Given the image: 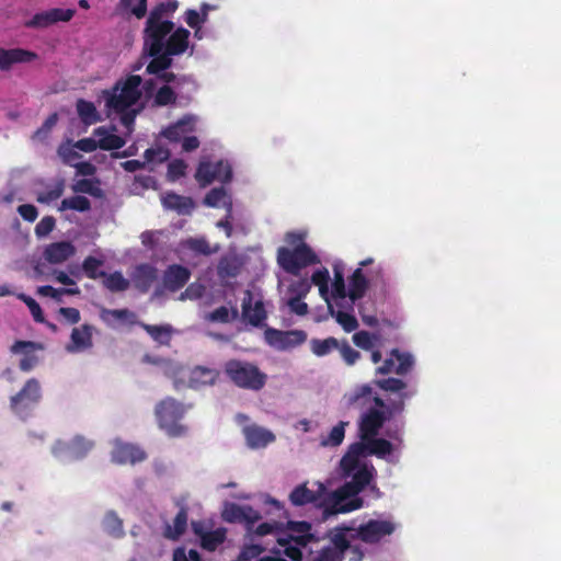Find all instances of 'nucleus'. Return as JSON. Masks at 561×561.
Masks as SVG:
<instances>
[{"instance_id":"nucleus-59","label":"nucleus","mask_w":561,"mask_h":561,"mask_svg":"<svg viewBox=\"0 0 561 561\" xmlns=\"http://www.w3.org/2000/svg\"><path fill=\"white\" fill-rule=\"evenodd\" d=\"M337 350L340 351L343 360L348 366L354 365L360 358V353L354 350L346 340L340 342Z\"/></svg>"},{"instance_id":"nucleus-49","label":"nucleus","mask_w":561,"mask_h":561,"mask_svg":"<svg viewBox=\"0 0 561 561\" xmlns=\"http://www.w3.org/2000/svg\"><path fill=\"white\" fill-rule=\"evenodd\" d=\"M103 264V260L89 255L82 262V270L85 276L90 279L102 278V276H105V272L100 271L99 268Z\"/></svg>"},{"instance_id":"nucleus-46","label":"nucleus","mask_w":561,"mask_h":561,"mask_svg":"<svg viewBox=\"0 0 561 561\" xmlns=\"http://www.w3.org/2000/svg\"><path fill=\"white\" fill-rule=\"evenodd\" d=\"M104 530L114 538H121L125 535L123 520L113 511L105 514L103 518Z\"/></svg>"},{"instance_id":"nucleus-16","label":"nucleus","mask_w":561,"mask_h":561,"mask_svg":"<svg viewBox=\"0 0 561 561\" xmlns=\"http://www.w3.org/2000/svg\"><path fill=\"white\" fill-rule=\"evenodd\" d=\"M191 271L180 264H171L163 273V286L167 290L175 293L183 288L190 280Z\"/></svg>"},{"instance_id":"nucleus-24","label":"nucleus","mask_w":561,"mask_h":561,"mask_svg":"<svg viewBox=\"0 0 561 561\" xmlns=\"http://www.w3.org/2000/svg\"><path fill=\"white\" fill-rule=\"evenodd\" d=\"M76 252V248L69 241L54 242L46 247L44 257L51 264H60L67 261Z\"/></svg>"},{"instance_id":"nucleus-35","label":"nucleus","mask_w":561,"mask_h":561,"mask_svg":"<svg viewBox=\"0 0 561 561\" xmlns=\"http://www.w3.org/2000/svg\"><path fill=\"white\" fill-rule=\"evenodd\" d=\"M334 279L332 283L331 296L337 308H345L347 290L345 287V280L343 271L339 265H334Z\"/></svg>"},{"instance_id":"nucleus-36","label":"nucleus","mask_w":561,"mask_h":561,"mask_svg":"<svg viewBox=\"0 0 561 561\" xmlns=\"http://www.w3.org/2000/svg\"><path fill=\"white\" fill-rule=\"evenodd\" d=\"M139 325L150 335L156 342L168 345L172 336V327L170 324L156 325L140 322Z\"/></svg>"},{"instance_id":"nucleus-28","label":"nucleus","mask_w":561,"mask_h":561,"mask_svg":"<svg viewBox=\"0 0 561 561\" xmlns=\"http://www.w3.org/2000/svg\"><path fill=\"white\" fill-rule=\"evenodd\" d=\"M194 533L201 537V547L207 551H215L226 540V529L203 531L198 525L193 523Z\"/></svg>"},{"instance_id":"nucleus-38","label":"nucleus","mask_w":561,"mask_h":561,"mask_svg":"<svg viewBox=\"0 0 561 561\" xmlns=\"http://www.w3.org/2000/svg\"><path fill=\"white\" fill-rule=\"evenodd\" d=\"M102 278L103 286L112 293L125 291L130 286V282L119 271L111 274L105 273V276H102Z\"/></svg>"},{"instance_id":"nucleus-18","label":"nucleus","mask_w":561,"mask_h":561,"mask_svg":"<svg viewBox=\"0 0 561 561\" xmlns=\"http://www.w3.org/2000/svg\"><path fill=\"white\" fill-rule=\"evenodd\" d=\"M219 370L206 366L197 365L193 367L188 375V387L195 390L204 387L214 386L219 379Z\"/></svg>"},{"instance_id":"nucleus-20","label":"nucleus","mask_w":561,"mask_h":561,"mask_svg":"<svg viewBox=\"0 0 561 561\" xmlns=\"http://www.w3.org/2000/svg\"><path fill=\"white\" fill-rule=\"evenodd\" d=\"M375 397L378 396L374 393L373 387L365 383L356 386L352 391L345 393L344 401L347 408L364 409L371 402L374 403Z\"/></svg>"},{"instance_id":"nucleus-40","label":"nucleus","mask_w":561,"mask_h":561,"mask_svg":"<svg viewBox=\"0 0 561 561\" xmlns=\"http://www.w3.org/2000/svg\"><path fill=\"white\" fill-rule=\"evenodd\" d=\"M77 112L80 119L87 125H91L101 121L95 105L90 101L79 99L77 101Z\"/></svg>"},{"instance_id":"nucleus-11","label":"nucleus","mask_w":561,"mask_h":561,"mask_svg":"<svg viewBox=\"0 0 561 561\" xmlns=\"http://www.w3.org/2000/svg\"><path fill=\"white\" fill-rule=\"evenodd\" d=\"M266 342L280 351L297 347L306 342L307 333L304 330L282 331L267 328L264 332Z\"/></svg>"},{"instance_id":"nucleus-7","label":"nucleus","mask_w":561,"mask_h":561,"mask_svg":"<svg viewBox=\"0 0 561 561\" xmlns=\"http://www.w3.org/2000/svg\"><path fill=\"white\" fill-rule=\"evenodd\" d=\"M362 492L352 481L345 482L330 496V506L325 508L328 514L350 513L363 506V500L357 497Z\"/></svg>"},{"instance_id":"nucleus-12","label":"nucleus","mask_w":561,"mask_h":561,"mask_svg":"<svg viewBox=\"0 0 561 561\" xmlns=\"http://www.w3.org/2000/svg\"><path fill=\"white\" fill-rule=\"evenodd\" d=\"M75 14V9L54 8L34 14L24 25L28 28H46L57 22H68Z\"/></svg>"},{"instance_id":"nucleus-26","label":"nucleus","mask_w":561,"mask_h":561,"mask_svg":"<svg viewBox=\"0 0 561 561\" xmlns=\"http://www.w3.org/2000/svg\"><path fill=\"white\" fill-rule=\"evenodd\" d=\"M188 38L190 32L184 27H179L171 32L167 42L164 43L163 50L167 53V55H181L188 47Z\"/></svg>"},{"instance_id":"nucleus-2","label":"nucleus","mask_w":561,"mask_h":561,"mask_svg":"<svg viewBox=\"0 0 561 561\" xmlns=\"http://www.w3.org/2000/svg\"><path fill=\"white\" fill-rule=\"evenodd\" d=\"M224 373L231 383L244 390L260 391L267 381V375L256 364L244 359L227 360Z\"/></svg>"},{"instance_id":"nucleus-10","label":"nucleus","mask_w":561,"mask_h":561,"mask_svg":"<svg viewBox=\"0 0 561 561\" xmlns=\"http://www.w3.org/2000/svg\"><path fill=\"white\" fill-rule=\"evenodd\" d=\"M195 179L201 187H206L214 181L229 183L232 180V169L228 162L222 160L215 163L202 161L196 170Z\"/></svg>"},{"instance_id":"nucleus-31","label":"nucleus","mask_w":561,"mask_h":561,"mask_svg":"<svg viewBox=\"0 0 561 561\" xmlns=\"http://www.w3.org/2000/svg\"><path fill=\"white\" fill-rule=\"evenodd\" d=\"M93 442L87 439L81 435H77L76 437H73L69 445L58 442L56 444V455H58V453L64 448H68L75 459H81L87 456V454L93 448Z\"/></svg>"},{"instance_id":"nucleus-21","label":"nucleus","mask_w":561,"mask_h":561,"mask_svg":"<svg viewBox=\"0 0 561 561\" xmlns=\"http://www.w3.org/2000/svg\"><path fill=\"white\" fill-rule=\"evenodd\" d=\"M243 434L248 446L252 449L264 448L276 439L270 430L255 424L245 426Z\"/></svg>"},{"instance_id":"nucleus-50","label":"nucleus","mask_w":561,"mask_h":561,"mask_svg":"<svg viewBox=\"0 0 561 561\" xmlns=\"http://www.w3.org/2000/svg\"><path fill=\"white\" fill-rule=\"evenodd\" d=\"M229 196L227 194V191L220 186V187H214L211 188L204 198V204L208 207H220L221 205L229 204L228 202Z\"/></svg>"},{"instance_id":"nucleus-64","label":"nucleus","mask_w":561,"mask_h":561,"mask_svg":"<svg viewBox=\"0 0 561 561\" xmlns=\"http://www.w3.org/2000/svg\"><path fill=\"white\" fill-rule=\"evenodd\" d=\"M75 145L71 146L70 144H61L58 147L57 152L64 163L71 164L75 160L80 158V154L75 150Z\"/></svg>"},{"instance_id":"nucleus-5","label":"nucleus","mask_w":561,"mask_h":561,"mask_svg":"<svg viewBox=\"0 0 561 561\" xmlns=\"http://www.w3.org/2000/svg\"><path fill=\"white\" fill-rule=\"evenodd\" d=\"M184 414V405L171 397L159 401L154 408V415L159 427L170 437L185 435L186 427L180 423Z\"/></svg>"},{"instance_id":"nucleus-42","label":"nucleus","mask_w":561,"mask_h":561,"mask_svg":"<svg viewBox=\"0 0 561 561\" xmlns=\"http://www.w3.org/2000/svg\"><path fill=\"white\" fill-rule=\"evenodd\" d=\"M339 346L340 341L333 336L327 337L324 340L312 339L310 341V350L318 357L330 354L332 351L337 350Z\"/></svg>"},{"instance_id":"nucleus-62","label":"nucleus","mask_w":561,"mask_h":561,"mask_svg":"<svg viewBox=\"0 0 561 561\" xmlns=\"http://www.w3.org/2000/svg\"><path fill=\"white\" fill-rule=\"evenodd\" d=\"M187 165L182 159H175L168 165V178L170 181H176L185 175Z\"/></svg>"},{"instance_id":"nucleus-27","label":"nucleus","mask_w":561,"mask_h":561,"mask_svg":"<svg viewBox=\"0 0 561 561\" xmlns=\"http://www.w3.org/2000/svg\"><path fill=\"white\" fill-rule=\"evenodd\" d=\"M36 346L37 344L32 341H16L11 346L12 353H24V356L20 359L19 363V367L22 371H30L37 365V356L28 352V350H35Z\"/></svg>"},{"instance_id":"nucleus-51","label":"nucleus","mask_w":561,"mask_h":561,"mask_svg":"<svg viewBox=\"0 0 561 561\" xmlns=\"http://www.w3.org/2000/svg\"><path fill=\"white\" fill-rule=\"evenodd\" d=\"M355 528H352V527H341V528H337L336 529V533L332 536V543H333V549H335L340 554H343L346 550L351 549V545H350V540L347 538V535L346 533L348 531H354L355 533Z\"/></svg>"},{"instance_id":"nucleus-52","label":"nucleus","mask_w":561,"mask_h":561,"mask_svg":"<svg viewBox=\"0 0 561 561\" xmlns=\"http://www.w3.org/2000/svg\"><path fill=\"white\" fill-rule=\"evenodd\" d=\"M348 422L341 421L332 427L329 435L322 440V445L335 447L342 444L345 436V426Z\"/></svg>"},{"instance_id":"nucleus-43","label":"nucleus","mask_w":561,"mask_h":561,"mask_svg":"<svg viewBox=\"0 0 561 561\" xmlns=\"http://www.w3.org/2000/svg\"><path fill=\"white\" fill-rule=\"evenodd\" d=\"M374 383L381 390L399 393V399L401 398V393H409V398L415 394V390L403 391L407 388V382L399 378L389 377L386 379H378L374 380Z\"/></svg>"},{"instance_id":"nucleus-1","label":"nucleus","mask_w":561,"mask_h":561,"mask_svg":"<svg viewBox=\"0 0 561 561\" xmlns=\"http://www.w3.org/2000/svg\"><path fill=\"white\" fill-rule=\"evenodd\" d=\"M409 393H401L400 399L390 401L389 403H386L380 397H375V407L368 408L359 417V437L371 438V436H377L387 421H390L404 411V401L409 399Z\"/></svg>"},{"instance_id":"nucleus-39","label":"nucleus","mask_w":561,"mask_h":561,"mask_svg":"<svg viewBox=\"0 0 561 561\" xmlns=\"http://www.w3.org/2000/svg\"><path fill=\"white\" fill-rule=\"evenodd\" d=\"M362 440L368 442V455L376 456L378 458H385L390 455L393 450L392 444L386 438H378L371 436V438H360Z\"/></svg>"},{"instance_id":"nucleus-13","label":"nucleus","mask_w":561,"mask_h":561,"mask_svg":"<svg viewBox=\"0 0 561 561\" xmlns=\"http://www.w3.org/2000/svg\"><path fill=\"white\" fill-rule=\"evenodd\" d=\"M413 366L414 358L410 353L400 352L398 348H393L390 352V356L376 369V374L388 375L394 373L402 376L407 375Z\"/></svg>"},{"instance_id":"nucleus-60","label":"nucleus","mask_w":561,"mask_h":561,"mask_svg":"<svg viewBox=\"0 0 561 561\" xmlns=\"http://www.w3.org/2000/svg\"><path fill=\"white\" fill-rule=\"evenodd\" d=\"M170 151L168 149L158 147V148H148L145 153L144 158L146 163H152V162H164L169 159Z\"/></svg>"},{"instance_id":"nucleus-14","label":"nucleus","mask_w":561,"mask_h":561,"mask_svg":"<svg viewBox=\"0 0 561 561\" xmlns=\"http://www.w3.org/2000/svg\"><path fill=\"white\" fill-rule=\"evenodd\" d=\"M327 494V488L323 483H317V490H310L307 483L297 485L289 494V501L294 506H304L307 504L322 505Z\"/></svg>"},{"instance_id":"nucleus-53","label":"nucleus","mask_w":561,"mask_h":561,"mask_svg":"<svg viewBox=\"0 0 561 561\" xmlns=\"http://www.w3.org/2000/svg\"><path fill=\"white\" fill-rule=\"evenodd\" d=\"M80 290L79 288H60V289H57L50 285H44V286H39L37 288V294L39 296H43V297H50L57 301H60L61 300V296L62 295H77L79 294Z\"/></svg>"},{"instance_id":"nucleus-4","label":"nucleus","mask_w":561,"mask_h":561,"mask_svg":"<svg viewBox=\"0 0 561 561\" xmlns=\"http://www.w3.org/2000/svg\"><path fill=\"white\" fill-rule=\"evenodd\" d=\"M141 82L138 75H129L118 80L111 90L104 91L106 107L117 114L125 113L141 98Z\"/></svg>"},{"instance_id":"nucleus-47","label":"nucleus","mask_w":561,"mask_h":561,"mask_svg":"<svg viewBox=\"0 0 561 561\" xmlns=\"http://www.w3.org/2000/svg\"><path fill=\"white\" fill-rule=\"evenodd\" d=\"M187 526V510L185 507H181L178 514L173 519V528L168 527L165 530V537L176 540L182 536Z\"/></svg>"},{"instance_id":"nucleus-48","label":"nucleus","mask_w":561,"mask_h":561,"mask_svg":"<svg viewBox=\"0 0 561 561\" xmlns=\"http://www.w3.org/2000/svg\"><path fill=\"white\" fill-rule=\"evenodd\" d=\"M111 318L114 320L127 321L130 324L136 323V313L127 308L124 309H105L101 311V319L105 322H110Z\"/></svg>"},{"instance_id":"nucleus-41","label":"nucleus","mask_w":561,"mask_h":561,"mask_svg":"<svg viewBox=\"0 0 561 561\" xmlns=\"http://www.w3.org/2000/svg\"><path fill=\"white\" fill-rule=\"evenodd\" d=\"M95 135H102L99 139V148L102 150H118L124 147L125 140L115 134H108L103 127H99L94 130Z\"/></svg>"},{"instance_id":"nucleus-57","label":"nucleus","mask_w":561,"mask_h":561,"mask_svg":"<svg viewBox=\"0 0 561 561\" xmlns=\"http://www.w3.org/2000/svg\"><path fill=\"white\" fill-rule=\"evenodd\" d=\"M217 273L221 278L236 277L239 274V266L233 260L222 257L218 263Z\"/></svg>"},{"instance_id":"nucleus-3","label":"nucleus","mask_w":561,"mask_h":561,"mask_svg":"<svg viewBox=\"0 0 561 561\" xmlns=\"http://www.w3.org/2000/svg\"><path fill=\"white\" fill-rule=\"evenodd\" d=\"M301 236L294 232L286 234V241L295 243L300 241L294 249L280 247L277 250V263L288 274L299 275L300 271L309 265H313L319 262L317 254L305 242L301 241Z\"/></svg>"},{"instance_id":"nucleus-9","label":"nucleus","mask_w":561,"mask_h":561,"mask_svg":"<svg viewBox=\"0 0 561 561\" xmlns=\"http://www.w3.org/2000/svg\"><path fill=\"white\" fill-rule=\"evenodd\" d=\"M173 30L174 23L172 21L147 19L144 30V49H151L152 54L163 50L164 43Z\"/></svg>"},{"instance_id":"nucleus-22","label":"nucleus","mask_w":561,"mask_h":561,"mask_svg":"<svg viewBox=\"0 0 561 561\" xmlns=\"http://www.w3.org/2000/svg\"><path fill=\"white\" fill-rule=\"evenodd\" d=\"M37 58V55L23 48H0V70H9L15 64L31 62Z\"/></svg>"},{"instance_id":"nucleus-56","label":"nucleus","mask_w":561,"mask_h":561,"mask_svg":"<svg viewBox=\"0 0 561 561\" xmlns=\"http://www.w3.org/2000/svg\"><path fill=\"white\" fill-rule=\"evenodd\" d=\"M64 192H65L64 181H58L51 190L39 193L36 197V201L41 204H49L54 201H57L59 197H61Z\"/></svg>"},{"instance_id":"nucleus-15","label":"nucleus","mask_w":561,"mask_h":561,"mask_svg":"<svg viewBox=\"0 0 561 561\" xmlns=\"http://www.w3.org/2000/svg\"><path fill=\"white\" fill-rule=\"evenodd\" d=\"M146 458V451L134 444L116 442L112 450V460L118 465H135Z\"/></svg>"},{"instance_id":"nucleus-25","label":"nucleus","mask_w":561,"mask_h":561,"mask_svg":"<svg viewBox=\"0 0 561 561\" xmlns=\"http://www.w3.org/2000/svg\"><path fill=\"white\" fill-rule=\"evenodd\" d=\"M252 294L248 290L242 301V314L249 323L257 327L265 320L266 312L262 301L259 300L252 306Z\"/></svg>"},{"instance_id":"nucleus-45","label":"nucleus","mask_w":561,"mask_h":561,"mask_svg":"<svg viewBox=\"0 0 561 561\" xmlns=\"http://www.w3.org/2000/svg\"><path fill=\"white\" fill-rule=\"evenodd\" d=\"M68 209L84 213L91 209V202L88 197L81 195L64 198L58 207V210L65 211Z\"/></svg>"},{"instance_id":"nucleus-55","label":"nucleus","mask_w":561,"mask_h":561,"mask_svg":"<svg viewBox=\"0 0 561 561\" xmlns=\"http://www.w3.org/2000/svg\"><path fill=\"white\" fill-rule=\"evenodd\" d=\"M247 506L238 504H229L222 512V518L228 523L243 522L245 517Z\"/></svg>"},{"instance_id":"nucleus-6","label":"nucleus","mask_w":561,"mask_h":561,"mask_svg":"<svg viewBox=\"0 0 561 561\" xmlns=\"http://www.w3.org/2000/svg\"><path fill=\"white\" fill-rule=\"evenodd\" d=\"M42 397L41 382L36 378H30L21 390L10 398V409L21 420H26L32 416Z\"/></svg>"},{"instance_id":"nucleus-34","label":"nucleus","mask_w":561,"mask_h":561,"mask_svg":"<svg viewBox=\"0 0 561 561\" xmlns=\"http://www.w3.org/2000/svg\"><path fill=\"white\" fill-rule=\"evenodd\" d=\"M144 53L151 57V60L147 65L146 72L148 75L158 76L164 70H168L173 62L172 56L167 55L164 50H160L158 54H152L151 49H144Z\"/></svg>"},{"instance_id":"nucleus-58","label":"nucleus","mask_w":561,"mask_h":561,"mask_svg":"<svg viewBox=\"0 0 561 561\" xmlns=\"http://www.w3.org/2000/svg\"><path fill=\"white\" fill-rule=\"evenodd\" d=\"M311 289V283L307 278L293 282L288 286V293L294 298H305Z\"/></svg>"},{"instance_id":"nucleus-44","label":"nucleus","mask_w":561,"mask_h":561,"mask_svg":"<svg viewBox=\"0 0 561 561\" xmlns=\"http://www.w3.org/2000/svg\"><path fill=\"white\" fill-rule=\"evenodd\" d=\"M375 474L376 469L371 463H362V466L354 471L351 481L363 491L370 483Z\"/></svg>"},{"instance_id":"nucleus-29","label":"nucleus","mask_w":561,"mask_h":561,"mask_svg":"<svg viewBox=\"0 0 561 561\" xmlns=\"http://www.w3.org/2000/svg\"><path fill=\"white\" fill-rule=\"evenodd\" d=\"M184 250L198 255L209 256L219 251V244L211 245L205 237H190L181 242Z\"/></svg>"},{"instance_id":"nucleus-54","label":"nucleus","mask_w":561,"mask_h":561,"mask_svg":"<svg viewBox=\"0 0 561 561\" xmlns=\"http://www.w3.org/2000/svg\"><path fill=\"white\" fill-rule=\"evenodd\" d=\"M176 102V94L173 91V89L165 84L158 89L154 98L153 103L157 106H167L174 104Z\"/></svg>"},{"instance_id":"nucleus-23","label":"nucleus","mask_w":561,"mask_h":561,"mask_svg":"<svg viewBox=\"0 0 561 561\" xmlns=\"http://www.w3.org/2000/svg\"><path fill=\"white\" fill-rule=\"evenodd\" d=\"M165 209L174 210L179 215H191L195 208L194 201L188 196H182L174 192H168L161 197Z\"/></svg>"},{"instance_id":"nucleus-32","label":"nucleus","mask_w":561,"mask_h":561,"mask_svg":"<svg viewBox=\"0 0 561 561\" xmlns=\"http://www.w3.org/2000/svg\"><path fill=\"white\" fill-rule=\"evenodd\" d=\"M194 129V123L191 117H183L179 119L176 123L170 125L162 131V136L167 138L171 142H179L181 141L184 136L193 131Z\"/></svg>"},{"instance_id":"nucleus-30","label":"nucleus","mask_w":561,"mask_h":561,"mask_svg":"<svg viewBox=\"0 0 561 561\" xmlns=\"http://www.w3.org/2000/svg\"><path fill=\"white\" fill-rule=\"evenodd\" d=\"M92 330L90 324H82L80 328H73L71 332V346L68 350L71 352L84 351L92 346Z\"/></svg>"},{"instance_id":"nucleus-17","label":"nucleus","mask_w":561,"mask_h":561,"mask_svg":"<svg viewBox=\"0 0 561 561\" xmlns=\"http://www.w3.org/2000/svg\"><path fill=\"white\" fill-rule=\"evenodd\" d=\"M369 287V282L365 277L360 267L356 268L348 279V290L345 308L354 310L355 301L362 299Z\"/></svg>"},{"instance_id":"nucleus-37","label":"nucleus","mask_w":561,"mask_h":561,"mask_svg":"<svg viewBox=\"0 0 561 561\" xmlns=\"http://www.w3.org/2000/svg\"><path fill=\"white\" fill-rule=\"evenodd\" d=\"M179 3L176 0H168L157 3L150 11L148 19L157 21H171L170 18L176 11Z\"/></svg>"},{"instance_id":"nucleus-33","label":"nucleus","mask_w":561,"mask_h":561,"mask_svg":"<svg viewBox=\"0 0 561 561\" xmlns=\"http://www.w3.org/2000/svg\"><path fill=\"white\" fill-rule=\"evenodd\" d=\"M335 307V302L329 304V314L336 320L345 332L350 333L355 331L358 328V321L352 313L353 310L347 308H337L336 310Z\"/></svg>"},{"instance_id":"nucleus-8","label":"nucleus","mask_w":561,"mask_h":561,"mask_svg":"<svg viewBox=\"0 0 561 561\" xmlns=\"http://www.w3.org/2000/svg\"><path fill=\"white\" fill-rule=\"evenodd\" d=\"M397 529V524L390 519H369L356 528L352 539H359L365 543L375 545L385 537L392 535Z\"/></svg>"},{"instance_id":"nucleus-61","label":"nucleus","mask_w":561,"mask_h":561,"mask_svg":"<svg viewBox=\"0 0 561 561\" xmlns=\"http://www.w3.org/2000/svg\"><path fill=\"white\" fill-rule=\"evenodd\" d=\"M21 299L28 307L34 321L38 322V323H44L45 317H44L43 310H42L41 306L37 304V301L26 295H21Z\"/></svg>"},{"instance_id":"nucleus-19","label":"nucleus","mask_w":561,"mask_h":561,"mask_svg":"<svg viewBox=\"0 0 561 561\" xmlns=\"http://www.w3.org/2000/svg\"><path fill=\"white\" fill-rule=\"evenodd\" d=\"M158 278V270L148 263L139 264L131 275L134 287L141 294H146Z\"/></svg>"},{"instance_id":"nucleus-63","label":"nucleus","mask_w":561,"mask_h":561,"mask_svg":"<svg viewBox=\"0 0 561 561\" xmlns=\"http://www.w3.org/2000/svg\"><path fill=\"white\" fill-rule=\"evenodd\" d=\"M56 226V220L51 216H45L43 217L35 227V234L37 237H46L49 234Z\"/></svg>"}]
</instances>
